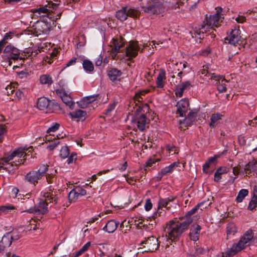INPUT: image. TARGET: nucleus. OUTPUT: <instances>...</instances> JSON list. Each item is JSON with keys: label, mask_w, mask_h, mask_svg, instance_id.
Here are the masks:
<instances>
[{"label": "nucleus", "mask_w": 257, "mask_h": 257, "mask_svg": "<svg viewBox=\"0 0 257 257\" xmlns=\"http://www.w3.org/2000/svg\"><path fill=\"white\" fill-rule=\"evenodd\" d=\"M204 204V202L198 203L191 210L187 212L184 220L182 221L171 220L167 224L165 231L168 233L169 238L167 239V241L170 244L171 242L178 238L183 232L188 229L189 225L193 221V219L191 217V215L195 213Z\"/></svg>", "instance_id": "obj_1"}, {"label": "nucleus", "mask_w": 257, "mask_h": 257, "mask_svg": "<svg viewBox=\"0 0 257 257\" xmlns=\"http://www.w3.org/2000/svg\"><path fill=\"white\" fill-rule=\"evenodd\" d=\"M33 151V147L30 146L28 148H20L14 151L7 157L2 159L0 164L2 166L1 168H3L6 171L10 172L17 169V167L20 165L24 164L25 159H19L13 162H10L13 160L15 157H17L19 158H25L27 156H29V153H31Z\"/></svg>", "instance_id": "obj_2"}, {"label": "nucleus", "mask_w": 257, "mask_h": 257, "mask_svg": "<svg viewBox=\"0 0 257 257\" xmlns=\"http://www.w3.org/2000/svg\"><path fill=\"white\" fill-rule=\"evenodd\" d=\"M216 12L213 15H211L208 18L206 17V19L203 21L201 28L199 29V35L200 33H206L210 30H214V27H218L220 23L222 22V17L221 15L222 9L221 7L216 8Z\"/></svg>", "instance_id": "obj_3"}, {"label": "nucleus", "mask_w": 257, "mask_h": 257, "mask_svg": "<svg viewBox=\"0 0 257 257\" xmlns=\"http://www.w3.org/2000/svg\"><path fill=\"white\" fill-rule=\"evenodd\" d=\"M253 232L249 229L246 231L244 235L240 239L237 243L233 245L225 252L226 256L230 257L244 248L249 245L250 241L253 238Z\"/></svg>", "instance_id": "obj_4"}, {"label": "nucleus", "mask_w": 257, "mask_h": 257, "mask_svg": "<svg viewBox=\"0 0 257 257\" xmlns=\"http://www.w3.org/2000/svg\"><path fill=\"white\" fill-rule=\"evenodd\" d=\"M4 54L5 56L9 60V65L11 66L12 64V60L20 61V65L23 64L24 60L26 58V55L21 53L20 50L14 46L10 44L7 46L4 50ZM27 58V57H26Z\"/></svg>", "instance_id": "obj_5"}, {"label": "nucleus", "mask_w": 257, "mask_h": 257, "mask_svg": "<svg viewBox=\"0 0 257 257\" xmlns=\"http://www.w3.org/2000/svg\"><path fill=\"white\" fill-rule=\"evenodd\" d=\"M49 166L42 165L37 171H31L28 172L24 177L25 181L36 186L38 181L45 176L46 173L48 171Z\"/></svg>", "instance_id": "obj_6"}, {"label": "nucleus", "mask_w": 257, "mask_h": 257, "mask_svg": "<svg viewBox=\"0 0 257 257\" xmlns=\"http://www.w3.org/2000/svg\"><path fill=\"white\" fill-rule=\"evenodd\" d=\"M142 11L149 15H158L164 11V7L161 0H150L146 4L141 6Z\"/></svg>", "instance_id": "obj_7"}, {"label": "nucleus", "mask_w": 257, "mask_h": 257, "mask_svg": "<svg viewBox=\"0 0 257 257\" xmlns=\"http://www.w3.org/2000/svg\"><path fill=\"white\" fill-rule=\"evenodd\" d=\"M29 204L28 207H29V208L27 210L24 211L23 212H27L30 213H34L37 215H44L47 213L48 212V203L44 200L41 201L38 205L35 206L33 207V205L34 204V202L33 199H30L29 200H27L25 202V203ZM40 218H42V217L40 216Z\"/></svg>", "instance_id": "obj_8"}, {"label": "nucleus", "mask_w": 257, "mask_h": 257, "mask_svg": "<svg viewBox=\"0 0 257 257\" xmlns=\"http://www.w3.org/2000/svg\"><path fill=\"white\" fill-rule=\"evenodd\" d=\"M37 107L40 110H46V112H53L57 110L59 106L54 100H50L46 97H41L38 99Z\"/></svg>", "instance_id": "obj_9"}, {"label": "nucleus", "mask_w": 257, "mask_h": 257, "mask_svg": "<svg viewBox=\"0 0 257 257\" xmlns=\"http://www.w3.org/2000/svg\"><path fill=\"white\" fill-rule=\"evenodd\" d=\"M132 122L134 127L136 126L140 131L144 132L146 130L147 124L149 123L150 120L147 119L146 114H141L134 116Z\"/></svg>", "instance_id": "obj_10"}, {"label": "nucleus", "mask_w": 257, "mask_h": 257, "mask_svg": "<svg viewBox=\"0 0 257 257\" xmlns=\"http://www.w3.org/2000/svg\"><path fill=\"white\" fill-rule=\"evenodd\" d=\"M140 50V47L138 41H131L125 48V55L128 57L127 60L131 61L136 57Z\"/></svg>", "instance_id": "obj_11"}, {"label": "nucleus", "mask_w": 257, "mask_h": 257, "mask_svg": "<svg viewBox=\"0 0 257 257\" xmlns=\"http://www.w3.org/2000/svg\"><path fill=\"white\" fill-rule=\"evenodd\" d=\"M123 39L120 37L118 38H113L110 42L111 48L110 54L113 59L115 58L116 55L120 51V49L124 46Z\"/></svg>", "instance_id": "obj_12"}, {"label": "nucleus", "mask_w": 257, "mask_h": 257, "mask_svg": "<svg viewBox=\"0 0 257 257\" xmlns=\"http://www.w3.org/2000/svg\"><path fill=\"white\" fill-rule=\"evenodd\" d=\"M160 241L158 240V238H156L154 236H151L150 237L146 238L145 240L141 242V244H146L147 245L148 250L142 251L143 252H154L156 250L159 245Z\"/></svg>", "instance_id": "obj_13"}, {"label": "nucleus", "mask_w": 257, "mask_h": 257, "mask_svg": "<svg viewBox=\"0 0 257 257\" xmlns=\"http://www.w3.org/2000/svg\"><path fill=\"white\" fill-rule=\"evenodd\" d=\"M86 194V191L79 186L75 187L72 189L68 195L69 202H74L77 200L80 197L83 196Z\"/></svg>", "instance_id": "obj_14"}, {"label": "nucleus", "mask_w": 257, "mask_h": 257, "mask_svg": "<svg viewBox=\"0 0 257 257\" xmlns=\"http://www.w3.org/2000/svg\"><path fill=\"white\" fill-rule=\"evenodd\" d=\"M175 198L176 197L173 196H169L168 198L164 199L160 198L158 202V211L152 216L151 218L154 219L157 216L158 214V216H160V213H161V211H160V210L162 209V207H165L167 209H170V202H173Z\"/></svg>", "instance_id": "obj_15"}, {"label": "nucleus", "mask_w": 257, "mask_h": 257, "mask_svg": "<svg viewBox=\"0 0 257 257\" xmlns=\"http://www.w3.org/2000/svg\"><path fill=\"white\" fill-rule=\"evenodd\" d=\"M177 113L179 114L180 116L183 117L189 109V103L187 99H182L177 103Z\"/></svg>", "instance_id": "obj_16"}, {"label": "nucleus", "mask_w": 257, "mask_h": 257, "mask_svg": "<svg viewBox=\"0 0 257 257\" xmlns=\"http://www.w3.org/2000/svg\"><path fill=\"white\" fill-rule=\"evenodd\" d=\"M225 40H228L229 44L234 46L239 44L241 41L240 30L236 28L232 30L229 35L225 38Z\"/></svg>", "instance_id": "obj_17"}, {"label": "nucleus", "mask_w": 257, "mask_h": 257, "mask_svg": "<svg viewBox=\"0 0 257 257\" xmlns=\"http://www.w3.org/2000/svg\"><path fill=\"white\" fill-rule=\"evenodd\" d=\"M60 193L58 191L55 190H50L49 192L45 193L44 197L45 198V201L48 204L49 203H54L56 204L58 199V195Z\"/></svg>", "instance_id": "obj_18"}, {"label": "nucleus", "mask_w": 257, "mask_h": 257, "mask_svg": "<svg viewBox=\"0 0 257 257\" xmlns=\"http://www.w3.org/2000/svg\"><path fill=\"white\" fill-rule=\"evenodd\" d=\"M201 226L197 224H193L191 226L190 229L189 237L190 238L194 241L199 239Z\"/></svg>", "instance_id": "obj_19"}, {"label": "nucleus", "mask_w": 257, "mask_h": 257, "mask_svg": "<svg viewBox=\"0 0 257 257\" xmlns=\"http://www.w3.org/2000/svg\"><path fill=\"white\" fill-rule=\"evenodd\" d=\"M35 29L40 33L47 34L50 30V24L45 21H37Z\"/></svg>", "instance_id": "obj_20"}, {"label": "nucleus", "mask_w": 257, "mask_h": 257, "mask_svg": "<svg viewBox=\"0 0 257 257\" xmlns=\"http://www.w3.org/2000/svg\"><path fill=\"white\" fill-rule=\"evenodd\" d=\"M98 95H93L83 98L80 101L77 102L78 105L82 108H86L89 104L94 101Z\"/></svg>", "instance_id": "obj_21"}, {"label": "nucleus", "mask_w": 257, "mask_h": 257, "mask_svg": "<svg viewBox=\"0 0 257 257\" xmlns=\"http://www.w3.org/2000/svg\"><path fill=\"white\" fill-rule=\"evenodd\" d=\"M56 92L57 94H60L62 100L66 105L68 106L71 109L74 108L75 103L72 101V98L70 96L64 92H61L59 90H57Z\"/></svg>", "instance_id": "obj_22"}, {"label": "nucleus", "mask_w": 257, "mask_h": 257, "mask_svg": "<svg viewBox=\"0 0 257 257\" xmlns=\"http://www.w3.org/2000/svg\"><path fill=\"white\" fill-rule=\"evenodd\" d=\"M118 224V222L110 220L107 222L103 230L108 233H113L116 229Z\"/></svg>", "instance_id": "obj_23"}, {"label": "nucleus", "mask_w": 257, "mask_h": 257, "mask_svg": "<svg viewBox=\"0 0 257 257\" xmlns=\"http://www.w3.org/2000/svg\"><path fill=\"white\" fill-rule=\"evenodd\" d=\"M219 157V155H215L213 157L209 158L203 166V172L205 173H207L208 172L209 168L212 165H215L217 160Z\"/></svg>", "instance_id": "obj_24"}, {"label": "nucleus", "mask_w": 257, "mask_h": 257, "mask_svg": "<svg viewBox=\"0 0 257 257\" xmlns=\"http://www.w3.org/2000/svg\"><path fill=\"white\" fill-rule=\"evenodd\" d=\"M187 64L186 62L183 63L182 62L176 63L173 66V73H177V75L182 79L181 75L183 73V70L187 67Z\"/></svg>", "instance_id": "obj_25"}, {"label": "nucleus", "mask_w": 257, "mask_h": 257, "mask_svg": "<svg viewBox=\"0 0 257 257\" xmlns=\"http://www.w3.org/2000/svg\"><path fill=\"white\" fill-rule=\"evenodd\" d=\"M69 114L72 118L78 119V121L80 119L82 120H84L87 113L85 111L81 109H76L72 112H70Z\"/></svg>", "instance_id": "obj_26"}, {"label": "nucleus", "mask_w": 257, "mask_h": 257, "mask_svg": "<svg viewBox=\"0 0 257 257\" xmlns=\"http://www.w3.org/2000/svg\"><path fill=\"white\" fill-rule=\"evenodd\" d=\"M166 79V73L164 70H161L158 74L156 80V86L158 88H162L164 86V80Z\"/></svg>", "instance_id": "obj_27"}, {"label": "nucleus", "mask_w": 257, "mask_h": 257, "mask_svg": "<svg viewBox=\"0 0 257 257\" xmlns=\"http://www.w3.org/2000/svg\"><path fill=\"white\" fill-rule=\"evenodd\" d=\"M121 74L122 73L120 70L116 68H112L108 71V76L111 81H114L121 76Z\"/></svg>", "instance_id": "obj_28"}, {"label": "nucleus", "mask_w": 257, "mask_h": 257, "mask_svg": "<svg viewBox=\"0 0 257 257\" xmlns=\"http://www.w3.org/2000/svg\"><path fill=\"white\" fill-rule=\"evenodd\" d=\"M0 243L4 248L9 247L11 245L12 240L10 237V232L6 233L3 236Z\"/></svg>", "instance_id": "obj_29"}, {"label": "nucleus", "mask_w": 257, "mask_h": 257, "mask_svg": "<svg viewBox=\"0 0 257 257\" xmlns=\"http://www.w3.org/2000/svg\"><path fill=\"white\" fill-rule=\"evenodd\" d=\"M227 172V168L225 167H221L217 169L214 174V181L218 182L221 179V175Z\"/></svg>", "instance_id": "obj_30"}, {"label": "nucleus", "mask_w": 257, "mask_h": 257, "mask_svg": "<svg viewBox=\"0 0 257 257\" xmlns=\"http://www.w3.org/2000/svg\"><path fill=\"white\" fill-rule=\"evenodd\" d=\"M126 9L127 7H125L116 12V17L118 20L122 22L127 19Z\"/></svg>", "instance_id": "obj_31"}, {"label": "nucleus", "mask_w": 257, "mask_h": 257, "mask_svg": "<svg viewBox=\"0 0 257 257\" xmlns=\"http://www.w3.org/2000/svg\"><path fill=\"white\" fill-rule=\"evenodd\" d=\"M179 163L174 162L172 164H171L170 165H169L168 167H166L164 168H163L161 169V174L162 176L165 175L168 173H171L174 170V168L175 167H177L178 166Z\"/></svg>", "instance_id": "obj_32"}, {"label": "nucleus", "mask_w": 257, "mask_h": 257, "mask_svg": "<svg viewBox=\"0 0 257 257\" xmlns=\"http://www.w3.org/2000/svg\"><path fill=\"white\" fill-rule=\"evenodd\" d=\"M196 118V113L195 112H190L187 116L183 120V123H185L186 126L189 125L191 123L195 120ZM182 123L181 120H180V123Z\"/></svg>", "instance_id": "obj_33"}, {"label": "nucleus", "mask_w": 257, "mask_h": 257, "mask_svg": "<svg viewBox=\"0 0 257 257\" xmlns=\"http://www.w3.org/2000/svg\"><path fill=\"white\" fill-rule=\"evenodd\" d=\"M57 137L58 138L56 139L55 138L53 139L52 141L51 138H46V140L48 141H51L49 144L47 146V149L49 151H53L59 144H60V142L59 140V138L57 136Z\"/></svg>", "instance_id": "obj_34"}, {"label": "nucleus", "mask_w": 257, "mask_h": 257, "mask_svg": "<svg viewBox=\"0 0 257 257\" xmlns=\"http://www.w3.org/2000/svg\"><path fill=\"white\" fill-rule=\"evenodd\" d=\"M222 116V115L219 113L213 114L210 118L209 126L212 128L214 127L218 124V121L221 119Z\"/></svg>", "instance_id": "obj_35"}, {"label": "nucleus", "mask_w": 257, "mask_h": 257, "mask_svg": "<svg viewBox=\"0 0 257 257\" xmlns=\"http://www.w3.org/2000/svg\"><path fill=\"white\" fill-rule=\"evenodd\" d=\"M237 231V227L233 222H229L226 227V233L228 236L229 235H234Z\"/></svg>", "instance_id": "obj_36"}, {"label": "nucleus", "mask_w": 257, "mask_h": 257, "mask_svg": "<svg viewBox=\"0 0 257 257\" xmlns=\"http://www.w3.org/2000/svg\"><path fill=\"white\" fill-rule=\"evenodd\" d=\"M83 67L86 71L92 72L94 70L93 63L89 60L85 59L83 62Z\"/></svg>", "instance_id": "obj_37"}, {"label": "nucleus", "mask_w": 257, "mask_h": 257, "mask_svg": "<svg viewBox=\"0 0 257 257\" xmlns=\"http://www.w3.org/2000/svg\"><path fill=\"white\" fill-rule=\"evenodd\" d=\"M40 81L43 84L50 85L53 82V80L51 76L47 74L42 75L40 78Z\"/></svg>", "instance_id": "obj_38"}, {"label": "nucleus", "mask_w": 257, "mask_h": 257, "mask_svg": "<svg viewBox=\"0 0 257 257\" xmlns=\"http://www.w3.org/2000/svg\"><path fill=\"white\" fill-rule=\"evenodd\" d=\"M248 193V191L247 189H242L240 190L236 198V201L237 202H242L243 198L247 195Z\"/></svg>", "instance_id": "obj_39"}, {"label": "nucleus", "mask_w": 257, "mask_h": 257, "mask_svg": "<svg viewBox=\"0 0 257 257\" xmlns=\"http://www.w3.org/2000/svg\"><path fill=\"white\" fill-rule=\"evenodd\" d=\"M140 13V12L139 11L135 9L130 8L128 10L126 9V14L127 17L137 18L139 16Z\"/></svg>", "instance_id": "obj_40"}, {"label": "nucleus", "mask_w": 257, "mask_h": 257, "mask_svg": "<svg viewBox=\"0 0 257 257\" xmlns=\"http://www.w3.org/2000/svg\"><path fill=\"white\" fill-rule=\"evenodd\" d=\"M70 151L67 146L63 147L60 151V156L63 159H65L68 157Z\"/></svg>", "instance_id": "obj_41"}, {"label": "nucleus", "mask_w": 257, "mask_h": 257, "mask_svg": "<svg viewBox=\"0 0 257 257\" xmlns=\"http://www.w3.org/2000/svg\"><path fill=\"white\" fill-rule=\"evenodd\" d=\"M23 96V93L20 90H15L14 94L13 95L12 97H10V99L13 101H17L21 99Z\"/></svg>", "instance_id": "obj_42"}, {"label": "nucleus", "mask_w": 257, "mask_h": 257, "mask_svg": "<svg viewBox=\"0 0 257 257\" xmlns=\"http://www.w3.org/2000/svg\"><path fill=\"white\" fill-rule=\"evenodd\" d=\"M47 6L46 5L44 7H41L39 9H34L32 10L34 14H38L40 15L41 13L47 14L48 15L49 10L47 8ZM41 16H40V17Z\"/></svg>", "instance_id": "obj_43"}, {"label": "nucleus", "mask_w": 257, "mask_h": 257, "mask_svg": "<svg viewBox=\"0 0 257 257\" xmlns=\"http://www.w3.org/2000/svg\"><path fill=\"white\" fill-rule=\"evenodd\" d=\"M10 233V237L13 241H16L20 239L22 237V234L18 230H13Z\"/></svg>", "instance_id": "obj_44"}, {"label": "nucleus", "mask_w": 257, "mask_h": 257, "mask_svg": "<svg viewBox=\"0 0 257 257\" xmlns=\"http://www.w3.org/2000/svg\"><path fill=\"white\" fill-rule=\"evenodd\" d=\"M225 82L226 80L225 78H223L221 82H218V84L217 85V90L220 92H223L226 91Z\"/></svg>", "instance_id": "obj_45"}, {"label": "nucleus", "mask_w": 257, "mask_h": 257, "mask_svg": "<svg viewBox=\"0 0 257 257\" xmlns=\"http://www.w3.org/2000/svg\"><path fill=\"white\" fill-rule=\"evenodd\" d=\"M6 91L5 93H7L8 96L11 95V97L13 96V95L14 94L15 92V88L12 86V85H8L5 88Z\"/></svg>", "instance_id": "obj_46"}, {"label": "nucleus", "mask_w": 257, "mask_h": 257, "mask_svg": "<svg viewBox=\"0 0 257 257\" xmlns=\"http://www.w3.org/2000/svg\"><path fill=\"white\" fill-rule=\"evenodd\" d=\"M116 104L117 102L115 101H114L112 103H110L109 105L108 108L106 109L105 114L107 115H109L111 111L115 109L116 106Z\"/></svg>", "instance_id": "obj_47"}, {"label": "nucleus", "mask_w": 257, "mask_h": 257, "mask_svg": "<svg viewBox=\"0 0 257 257\" xmlns=\"http://www.w3.org/2000/svg\"><path fill=\"white\" fill-rule=\"evenodd\" d=\"M76 156L77 154L76 153H72L67 160V163H68V164H70L74 162H75L77 159Z\"/></svg>", "instance_id": "obj_48"}, {"label": "nucleus", "mask_w": 257, "mask_h": 257, "mask_svg": "<svg viewBox=\"0 0 257 257\" xmlns=\"http://www.w3.org/2000/svg\"><path fill=\"white\" fill-rule=\"evenodd\" d=\"M14 209V207L13 206H2L0 207V213H4L6 214L8 213L9 210H13Z\"/></svg>", "instance_id": "obj_49"}, {"label": "nucleus", "mask_w": 257, "mask_h": 257, "mask_svg": "<svg viewBox=\"0 0 257 257\" xmlns=\"http://www.w3.org/2000/svg\"><path fill=\"white\" fill-rule=\"evenodd\" d=\"M60 124L59 123H56L55 124H54L53 126L49 127L47 131V133H50L51 132H54L56 131L59 127Z\"/></svg>", "instance_id": "obj_50"}, {"label": "nucleus", "mask_w": 257, "mask_h": 257, "mask_svg": "<svg viewBox=\"0 0 257 257\" xmlns=\"http://www.w3.org/2000/svg\"><path fill=\"white\" fill-rule=\"evenodd\" d=\"M153 205L150 199H148L145 203V208L147 211L150 210L152 208Z\"/></svg>", "instance_id": "obj_51"}, {"label": "nucleus", "mask_w": 257, "mask_h": 257, "mask_svg": "<svg viewBox=\"0 0 257 257\" xmlns=\"http://www.w3.org/2000/svg\"><path fill=\"white\" fill-rule=\"evenodd\" d=\"M184 91V90L183 89V88H182L181 87H180L178 85L177 87V89L175 91V94L177 96L181 97L183 95Z\"/></svg>", "instance_id": "obj_52"}, {"label": "nucleus", "mask_w": 257, "mask_h": 257, "mask_svg": "<svg viewBox=\"0 0 257 257\" xmlns=\"http://www.w3.org/2000/svg\"><path fill=\"white\" fill-rule=\"evenodd\" d=\"M179 86L183 88V89L184 90L191 86V83L189 81H187L181 83L180 84H179Z\"/></svg>", "instance_id": "obj_53"}, {"label": "nucleus", "mask_w": 257, "mask_h": 257, "mask_svg": "<svg viewBox=\"0 0 257 257\" xmlns=\"http://www.w3.org/2000/svg\"><path fill=\"white\" fill-rule=\"evenodd\" d=\"M257 201L253 200V199H251V201L249 203L248 209L250 210H252L255 207Z\"/></svg>", "instance_id": "obj_54"}, {"label": "nucleus", "mask_w": 257, "mask_h": 257, "mask_svg": "<svg viewBox=\"0 0 257 257\" xmlns=\"http://www.w3.org/2000/svg\"><path fill=\"white\" fill-rule=\"evenodd\" d=\"M148 92V91H143L136 93L135 96V99H136L138 101H140V98L142 99V98L141 97V95H144L145 94L147 93Z\"/></svg>", "instance_id": "obj_55"}, {"label": "nucleus", "mask_w": 257, "mask_h": 257, "mask_svg": "<svg viewBox=\"0 0 257 257\" xmlns=\"http://www.w3.org/2000/svg\"><path fill=\"white\" fill-rule=\"evenodd\" d=\"M6 130L3 125H0V143L2 142L3 139V135Z\"/></svg>", "instance_id": "obj_56"}, {"label": "nucleus", "mask_w": 257, "mask_h": 257, "mask_svg": "<svg viewBox=\"0 0 257 257\" xmlns=\"http://www.w3.org/2000/svg\"><path fill=\"white\" fill-rule=\"evenodd\" d=\"M156 162V161L154 159H150L145 163V167H151Z\"/></svg>", "instance_id": "obj_57"}, {"label": "nucleus", "mask_w": 257, "mask_h": 257, "mask_svg": "<svg viewBox=\"0 0 257 257\" xmlns=\"http://www.w3.org/2000/svg\"><path fill=\"white\" fill-rule=\"evenodd\" d=\"M102 63V56L101 55H99L97 59L95 61V65L97 66H99L101 65Z\"/></svg>", "instance_id": "obj_58"}, {"label": "nucleus", "mask_w": 257, "mask_h": 257, "mask_svg": "<svg viewBox=\"0 0 257 257\" xmlns=\"http://www.w3.org/2000/svg\"><path fill=\"white\" fill-rule=\"evenodd\" d=\"M45 176H46L47 182L48 183H52L54 178L52 174H47V172L46 173V175Z\"/></svg>", "instance_id": "obj_59"}, {"label": "nucleus", "mask_w": 257, "mask_h": 257, "mask_svg": "<svg viewBox=\"0 0 257 257\" xmlns=\"http://www.w3.org/2000/svg\"><path fill=\"white\" fill-rule=\"evenodd\" d=\"M8 39L7 35H6L3 40L0 41V53L2 52V50L4 48L5 44L6 41L5 40Z\"/></svg>", "instance_id": "obj_60"}, {"label": "nucleus", "mask_w": 257, "mask_h": 257, "mask_svg": "<svg viewBox=\"0 0 257 257\" xmlns=\"http://www.w3.org/2000/svg\"><path fill=\"white\" fill-rule=\"evenodd\" d=\"M252 164H250V163H248L245 166L244 171L246 173H249L251 171H252Z\"/></svg>", "instance_id": "obj_61"}, {"label": "nucleus", "mask_w": 257, "mask_h": 257, "mask_svg": "<svg viewBox=\"0 0 257 257\" xmlns=\"http://www.w3.org/2000/svg\"><path fill=\"white\" fill-rule=\"evenodd\" d=\"M40 223L33 224L32 223H31L29 226H28V230H36L37 228V225L39 226Z\"/></svg>", "instance_id": "obj_62"}, {"label": "nucleus", "mask_w": 257, "mask_h": 257, "mask_svg": "<svg viewBox=\"0 0 257 257\" xmlns=\"http://www.w3.org/2000/svg\"><path fill=\"white\" fill-rule=\"evenodd\" d=\"M245 18L243 16H238L236 19V21H237V22L239 23H243V22L245 21Z\"/></svg>", "instance_id": "obj_63"}, {"label": "nucleus", "mask_w": 257, "mask_h": 257, "mask_svg": "<svg viewBox=\"0 0 257 257\" xmlns=\"http://www.w3.org/2000/svg\"><path fill=\"white\" fill-rule=\"evenodd\" d=\"M253 196L252 198L253 200L257 201V187H255L253 189Z\"/></svg>", "instance_id": "obj_64"}]
</instances>
